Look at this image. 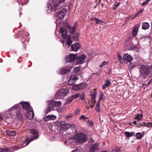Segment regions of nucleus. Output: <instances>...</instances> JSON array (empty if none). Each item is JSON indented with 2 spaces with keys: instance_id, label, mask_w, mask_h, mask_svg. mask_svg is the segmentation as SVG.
<instances>
[{
  "instance_id": "f257e3e1",
  "label": "nucleus",
  "mask_w": 152,
  "mask_h": 152,
  "mask_svg": "<svg viewBox=\"0 0 152 152\" xmlns=\"http://www.w3.org/2000/svg\"><path fill=\"white\" fill-rule=\"evenodd\" d=\"M65 0H50L48 5V10L50 11H56L62 7L61 4Z\"/></svg>"
},
{
  "instance_id": "f03ea898",
  "label": "nucleus",
  "mask_w": 152,
  "mask_h": 152,
  "mask_svg": "<svg viewBox=\"0 0 152 152\" xmlns=\"http://www.w3.org/2000/svg\"><path fill=\"white\" fill-rule=\"evenodd\" d=\"M59 33L61 34L63 39V40H61V42L64 43V41L67 39V44L68 46H69L72 43V41L70 37L68 36L67 37L68 31L66 29V28L65 27H61L60 29Z\"/></svg>"
},
{
  "instance_id": "7ed1b4c3",
  "label": "nucleus",
  "mask_w": 152,
  "mask_h": 152,
  "mask_svg": "<svg viewBox=\"0 0 152 152\" xmlns=\"http://www.w3.org/2000/svg\"><path fill=\"white\" fill-rule=\"evenodd\" d=\"M31 133L32 136L31 135H28L26 138V139L24 141L23 144V147L27 145L30 142L33 140V139H35L38 137V134L37 132L35 129L31 130Z\"/></svg>"
},
{
  "instance_id": "20e7f679",
  "label": "nucleus",
  "mask_w": 152,
  "mask_h": 152,
  "mask_svg": "<svg viewBox=\"0 0 152 152\" xmlns=\"http://www.w3.org/2000/svg\"><path fill=\"white\" fill-rule=\"evenodd\" d=\"M140 76L143 78H145L146 77L150 74L149 66L144 65L141 66L140 69Z\"/></svg>"
},
{
  "instance_id": "39448f33",
  "label": "nucleus",
  "mask_w": 152,
  "mask_h": 152,
  "mask_svg": "<svg viewBox=\"0 0 152 152\" xmlns=\"http://www.w3.org/2000/svg\"><path fill=\"white\" fill-rule=\"evenodd\" d=\"M68 93V89L61 88L57 91L55 95V98L57 99H63Z\"/></svg>"
},
{
  "instance_id": "423d86ee",
  "label": "nucleus",
  "mask_w": 152,
  "mask_h": 152,
  "mask_svg": "<svg viewBox=\"0 0 152 152\" xmlns=\"http://www.w3.org/2000/svg\"><path fill=\"white\" fill-rule=\"evenodd\" d=\"M75 138L79 143H83L87 140L86 135L83 133H78L75 134Z\"/></svg>"
},
{
  "instance_id": "0eeeda50",
  "label": "nucleus",
  "mask_w": 152,
  "mask_h": 152,
  "mask_svg": "<svg viewBox=\"0 0 152 152\" xmlns=\"http://www.w3.org/2000/svg\"><path fill=\"white\" fill-rule=\"evenodd\" d=\"M77 56V54H70L69 55H67L65 58V61L68 63L73 62L76 59Z\"/></svg>"
},
{
  "instance_id": "6e6552de",
  "label": "nucleus",
  "mask_w": 152,
  "mask_h": 152,
  "mask_svg": "<svg viewBox=\"0 0 152 152\" xmlns=\"http://www.w3.org/2000/svg\"><path fill=\"white\" fill-rule=\"evenodd\" d=\"M87 86V84L85 83H82L77 85L73 86L72 89L75 91H79L85 88Z\"/></svg>"
},
{
  "instance_id": "1a4fd4ad",
  "label": "nucleus",
  "mask_w": 152,
  "mask_h": 152,
  "mask_svg": "<svg viewBox=\"0 0 152 152\" xmlns=\"http://www.w3.org/2000/svg\"><path fill=\"white\" fill-rule=\"evenodd\" d=\"M86 58V56L83 54L80 55L78 57L77 56L76 61L77 64H80L83 63Z\"/></svg>"
},
{
  "instance_id": "9d476101",
  "label": "nucleus",
  "mask_w": 152,
  "mask_h": 152,
  "mask_svg": "<svg viewBox=\"0 0 152 152\" xmlns=\"http://www.w3.org/2000/svg\"><path fill=\"white\" fill-rule=\"evenodd\" d=\"M133 60L132 57L127 53H124L123 55V60L124 62L126 63H127L128 62H130Z\"/></svg>"
},
{
  "instance_id": "9b49d317",
  "label": "nucleus",
  "mask_w": 152,
  "mask_h": 152,
  "mask_svg": "<svg viewBox=\"0 0 152 152\" xmlns=\"http://www.w3.org/2000/svg\"><path fill=\"white\" fill-rule=\"evenodd\" d=\"M60 128L63 130H67L72 127V125L69 124H66L65 122H60L59 123Z\"/></svg>"
},
{
  "instance_id": "f8f14e48",
  "label": "nucleus",
  "mask_w": 152,
  "mask_h": 152,
  "mask_svg": "<svg viewBox=\"0 0 152 152\" xmlns=\"http://www.w3.org/2000/svg\"><path fill=\"white\" fill-rule=\"evenodd\" d=\"M66 13V9L63 8L59 12L58 14V16L59 19H62L64 18Z\"/></svg>"
},
{
  "instance_id": "ddd939ff",
  "label": "nucleus",
  "mask_w": 152,
  "mask_h": 152,
  "mask_svg": "<svg viewBox=\"0 0 152 152\" xmlns=\"http://www.w3.org/2000/svg\"><path fill=\"white\" fill-rule=\"evenodd\" d=\"M26 117L28 118V119H31L34 116V113L32 110H29L26 111L25 114Z\"/></svg>"
},
{
  "instance_id": "4468645a",
  "label": "nucleus",
  "mask_w": 152,
  "mask_h": 152,
  "mask_svg": "<svg viewBox=\"0 0 152 152\" xmlns=\"http://www.w3.org/2000/svg\"><path fill=\"white\" fill-rule=\"evenodd\" d=\"M19 104H22L23 108L24 110L27 111L30 110V105L27 102H20Z\"/></svg>"
},
{
  "instance_id": "2eb2a0df",
  "label": "nucleus",
  "mask_w": 152,
  "mask_h": 152,
  "mask_svg": "<svg viewBox=\"0 0 152 152\" xmlns=\"http://www.w3.org/2000/svg\"><path fill=\"white\" fill-rule=\"evenodd\" d=\"M48 104H51V105L55 106H61L62 103L60 101H53L52 100H49L47 102Z\"/></svg>"
},
{
  "instance_id": "dca6fc26",
  "label": "nucleus",
  "mask_w": 152,
  "mask_h": 152,
  "mask_svg": "<svg viewBox=\"0 0 152 152\" xmlns=\"http://www.w3.org/2000/svg\"><path fill=\"white\" fill-rule=\"evenodd\" d=\"M99 149V144L95 143L92 145L90 148V152H94L98 151Z\"/></svg>"
},
{
  "instance_id": "f3484780",
  "label": "nucleus",
  "mask_w": 152,
  "mask_h": 152,
  "mask_svg": "<svg viewBox=\"0 0 152 152\" xmlns=\"http://www.w3.org/2000/svg\"><path fill=\"white\" fill-rule=\"evenodd\" d=\"M81 45L79 43H75L72 44L71 46V48L73 51H77L80 48Z\"/></svg>"
},
{
  "instance_id": "a211bd4d",
  "label": "nucleus",
  "mask_w": 152,
  "mask_h": 152,
  "mask_svg": "<svg viewBox=\"0 0 152 152\" xmlns=\"http://www.w3.org/2000/svg\"><path fill=\"white\" fill-rule=\"evenodd\" d=\"M56 117L54 115H49L46 116L44 118V120L46 121H49L50 120H54L56 119Z\"/></svg>"
},
{
  "instance_id": "6ab92c4d",
  "label": "nucleus",
  "mask_w": 152,
  "mask_h": 152,
  "mask_svg": "<svg viewBox=\"0 0 152 152\" xmlns=\"http://www.w3.org/2000/svg\"><path fill=\"white\" fill-rule=\"evenodd\" d=\"M139 27V25L137 24L133 28L132 31V36L133 37L135 36L137 34V32Z\"/></svg>"
},
{
  "instance_id": "aec40b11",
  "label": "nucleus",
  "mask_w": 152,
  "mask_h": 152,
  "mask_svg": "<svg viewBox=\"0 0 152 152\" xmlns=\"http://www.w3.org/2000/svg\"><path fill=\"white\" fill-rule=\"evenodd\" d=\"M70 69L68 68H63L61 69L60 73L61 75H64L66 72H70Z\"/></svg>"
},
{
  "instance_id": "412c9836",
  "label": "nucleus",
  "mask_w": 152,
  "mask_h": 152,
  "mask_svg": "<svg viewBox=\"0 0 152 152\" xmlns=\"http://www.w3.org/2000/svg\"><path fill=\"white\" fill-rule=\"evenodd\" d=\"M149 25L148 23L147 22H143L142 23V28L143 29L146 30L149 28Z\"/></svg>"
},
{
  "instance_id": "4be33fe9",
  "label": "nucleus",
  "mask_w": 152,
  "mask_h": 152,
  "mask_svg": "<svg viewBox=\"0 0 152 152\" xmlns=\"http://www.w3.org/2000/svg\"><path fill=\"white\" fill-rule=\"evenodd\" d=\"M6 132L7 134L10 136H14L16 134V132L15 131L7 130Z\"/></svg>"
},
{
  "instance_id": "5701e85b",
  "label": "nucleus",
  "mask_w": 152,
  "mask_h": 152,
  "mask_svg": "<svg viewBox=\"0 0 152 152\" xmlns=\"http://www.w3.org/2000/svg\"><path fill=\"white\" fill-rule=\"evenodd\" d=\"M111 84L110 81L109 80H107L104 83L102 86V88L104 90L106 87H108Z\"/></svg>"
},
{
  "instance_id": "b1692460",
  "label": "nucleus",
  "mask_w": 152,
  "mask_h": 152,
  "mask_svg": "<svg viewBox=\"0 0 152 152\" xmlns=\"http://www.w3.org/2000/svg\"><path fill=\"white\" fill-rule=\"evenodd\" d=\"M67 27L69 28V30L71 34H73L74 33L76 29V28L75 27H71L68 24H67Z\"/></svg>"
},
{
  "instance_id": "393cba45",
  "label": "nucleus",
  "mask_w": 152,
  "mask_h": 152,
  "mask_svg": "<svg viewBox=\"0 0 152 152\" xmlns=\"http://www.w3.org/2000/svg\"><path fill=\"white\" fill-rule=\"evenodd\" d=\"M96 110L98 112H100V102H99V101H98L96 104Z\"/></svg>"
},
{
  "instance_id": "a878e982",
  "label": "nucleus",
  "mask_w": 152,
  "mask_h": 152,
  "mask_svg": "<svg viewBox=\"0 0 152 152\" xmlns=\"http://www.w3.org/2000/svg\"><path fill=\"white\" fill-rule=\"evenodd\" d=\"M18 104H17L13 106L12 107H11L9 109L8 111H10L11 110H13L15 109H19V107L18 106Z\"/></svg>"
},
{
  "instance_id": "bb28decb",
  "label": "nucleus",
  "mask_w": 152,
  "mask_h": 152,
  "mask_svg": "<svg viewBox=\"0 0 152 152\" xmlns=\"http://www.w3.org/2000/svg\"><path fill=\"white\" fill-rule=\"evenodd\" d=\"M142 117V114H137L134 117V119L137 121H139L141 119Z\"/></svg>"
},
{
  "instance_id": "cd10ccee",
  "label": "nucleus",
  "mask_w": 152,
  "mask_h": 152,
  "mask_svg": "<svg viewBox=\"0 0 152 152\" xmlns=\"http://www.w3.org/2000/svg\"><path fill=\"white\" fill-rule=\"evenodd\" d=\"M96 101L93 100H91V102H89L88 103L90 104V106L91 108L94 107V104L96 103Z\"/></svg>"
},
{
  "instance_id": "c85d7f7f",
  "label": "nucleus",
  "mask_w": 152,
  "mask_h": 152,
  "mask_svg": "<svg viewBox=\"0 0 152 152\" xmlns=\"http://www.w3.org/2000/svg\"><path fill=\"white\" fill-rule=\"evenodd\" d=\"M70 78L71 79V80H72L75 83L78 79V78L75 75L72 76L70 77Z\"/></svg>"
},
{
  "instance_id": "c756f323",
  "label": "nucleus",
  "mask_w": 152,
  "mask_h": 152,
  "mask_svg": "<svg viewBox=\"0 0 152 152\" xmlns=\"http://www.w3.org/2000/svg\"><path fill=\"white\" fill-rule=\"evenodd\" d=\"M80 96V94L79 93L76 94L72 95L71 97L73 100L78 98Z\"/></svg>"
},
{
  "instance_id": "7c9ffc66",
  "label": "nucleus",
  "mask_w": 152,
  "mask_h": 152,
  "mask_svg": "<svg viewBox=\"0 0 152 152\" xmlns=\"http://www.w3.org/2000/svg\"><path fill=\"white\" fill-rule=\"evenodd\" d=\"M81 68V67L80 66L75 67L73 69V71L74 73L78 72H79Z\"/></svg>"
},
{
  "instance_id": "2f4dec72",
  "label": "nucleus",
  "mask_w": 152,
  "mask_h": 152,
  "mask_svg": "<svg viewBox=\"0 0 152 152\" xmlns=\"http://www.w3.org/2000/svg\"><path fill=\"white\" fill-rule=\"evenodd\" d=\"M17 116L18 117V119L20 120H22L23 119V117L22 115L20 114V112L19 111L16 114Z\"/></svg>"
},
{
  "instance_id": "473e14b6",
  "label": "nucleus",
  "mask_w": 152,
  "mask_h": 152,
  "mask_svg": "<svg viewBox=\"0 0 152 152\" xmlns=\"http://www.w3.org/2000/svg\"><path fill=\"white\" fill-rule=\"evenodd\" d=\"M94 19H95V20L96 21V24H102L104 22L102 20H99L98 18H94Z\"/></svg>"
},
{
  "instance_id": "72a5a7b5",
  "label": "nucleus",
  "mask_w": 152,
  "mask_h": 152,
  "mask_svg": "<svg viewBox=\"0 0 152 152\" xmlns=\"http://www.w3.org/2000/svg\"><path fill=\"white\" fill-rule=\"evenodd\" d=\"M136 138L137 139H140L142 137V136L141 134L140 133L137 132L136 134Z\"/></svg>"
},
{
  "instance_id": "f704fd0d",
  "label": "nucleus",
  "mask_w": 152,
  "mask_h": 152,
  "mask_svg": "<svg viewBox=\"0 0 152 152\" xmlns=\"http://www.w3.org/2000/svg\"><path fill=\"white\" fill-rule=\"evenodd\" d=\"M143 11V9H141L139 10L136 13L134 17H138L141 14Z\"/></svg>"
},
{
  "instance_id": "c9c22d12",
  "label": "nucleus",
  "mask_w": 152,
  "mask_h": 152,
  "mask_svg": "<svg viewBox=\"0 0 152 152\" xmlns=\"http://www.w3.org/2000/svg\"><path fill=\"white\" fill-rule=\"evenodd\" d=\"M105 98L104 94L103 93H101L100 94V97L98 101H99L100 102V101L102 99H104Z\"/></svg>"
},
{
  "instance_id": "e433bc0d",
  "label": "nucleus",
  "mask_w": 152,
  "mask_h": 152,
  "mask_svg": "<svg viewBox=\"0 0 152 152\" xmlns=\"http://www.w3.org/2000/svg\"><path fill=\"white\" fill-rule=\"evenodd\" d=\"M91 100H96L95 99L96 96V94L95 93H94L91 94Z\"/></svg>"
},
{
  "instance_id": "4c0bfd02",
  "label": "nucleus",
  "mask_w": 152,
  "mask_h": 152,
  "mask_svg": "<svg viewBox=\"0 0 152 152\" xmlns=\"http://www.w3.org/2000/svg\"><path fill=\"white\" fill-rule=\"evenodd\" d=\"M79 37V35L78 34H75L73 36V38L75 40H77Z\"/></svg>"
},
{
  "instance_id": "58836bf2",
  "label": "nucleus",
  "mask_w": 152,
  "mask_h": 152,
  "mask_svg": "<svg viewBox=\"0 0 152 152\" xmlns=\"http://www.w3.org/2000/svg\"><path fill=\"white\" fill-rule=\"evenodd\" d=\"M121 148L118 147H115V148H113V149L116 152H118L120 151Z\"/></svg>"
},
{
  "instance_id": "ea45409f",
  "label": "nucleus",
  "mask_w": 152,
  "mask_h": 152,
  "mask_svg": "<svg viewBox=\"0 0 152 152\" xmlns=\"http://www.w3.org/2000/svg\"><path fill=\"white\" fill-rule=\"evenodd\" d=\"M73 99H72V98L71 97H70L69 99L67 100V101L66 102L65 104H69L72 101Z\"/></svg>"
},
{
  "instance_id": "a19ab883",
  "label": "nucleus",
  "mask_w": 152,
  "mask_h": 152,
  "mask_svg": "<svg viewBox=\"0 0 152 152\" xmlns=\"http://www.w3.org/2000/svg\"><path fill=\"white\" fill-rule=\"evenodd\" d=\"M88 117H86L84 115H82L80 116L79 119L81 120L82 119H86L88 118Z\"/></svg>"
},
{
  "instance_id": "79ce46f5",
  "label": "nucleus",
  "mask_w": 152,
  "mask_h": 152,
  "mask_svg": "<svg viewBox=\"0 0 152 152\" xmlns=\"http://www.w3.org/2000/svg\"><path fill=\"white\" fill-rule=\"evenodd\" d=\"M51 109L52 108H51V107H50V106H48L47 107L46 110L45 111V113L46 114H47L48 112H50L51 111Z\"/></svg>"
},
{
  "instance_id": "37998d69",
  "label": "nucleus",
  "mask_w": 152,
  "mask_h": 152,
  "mask_svg": "<svg viewBox=\"0 0 152 152\" xmlns=\"http://www.w3.org/2000/svg\"><path fill=\"white\" fill-rule=\"evenodd\" d=\"M88 124L89 126H91L93 124V122L91 121L90 120H88Z\"/></svg>"
},
{
  "instance_id": "c03bdc74",
  "label": "nucleus",
  "mask_w": 152,
  "mask_h": 152,
  "mask_svg": "<svg viewBox=\"0 0 152 152\" xmlns=\"http://www.w3.org/2000/svg\"><path fill=\"white\" fill-rule=\"evenodd\" d=\"M107 63L105 61L103 62L100 65L99 67L100 68L104 66L107 65Z\"/></svg>"
},
{
  "instance_id": "a18cd8bd",
  "label": "nucleus",
  "mask_w": 152,
  "mask_h": 152,
  "mask_svg": "<svg viewBox=\"0 0 152 152\" xmlns=\"http://www.w3.org/2000/svg\"><path fill=\"white\" fill-rule=\"evenodd\" d=\"M149 73L151 75H152V64L149 66Z\"/></svg>"
},
{
  "instance_id": "49530a36",
  "label": "nucleus",
  "mask_w": 152,
  "mask_h": 152,
  "mask_svg": "<svg viewBox=\"0 0 152 152\" xmlns=\"http://www.w3.org/2000/svg\"><path fill=\"white\" fill-rule=\"evenodd\" d=\"M146 123L144 122L139 124V126H138V127H140L142 126H145L146 125Z\"/></svg>"
},
{
  "instance_id": "de8ad7c7",
  "label": "nucleus",
  "mask_w": 152,
  "mask_h": 152,
  "mask_svg": "<svg viewBox=\"0 0 152 152\" xmlns=\"http://www.w3.org/2000/svg\"><path fill=\"white\" fill-rule=\"evenodd\" d=\"M122 56H121V55L118 54V56L117 59L118 61H120V62L122 60Z\"/></svg>"
},
{
  "instance_id": "09e8293b",
  "label": "nucleus",
  "mask_w": 152,
  "mask_h": 152,
  "mask_svg": "<svg viewBox=\"0 0 152 152\" xmlns=\"http://www.w3.org/2000/svg\"><path fill=\"white\" fill-rule=\"evenodd\" d=\"M80 99L82 100H83L85 99V94H83L80 95Z\"/></svg>"
},
{
  "instance_id": "8fccbe9b",
  "label": "nucleus",
  "mask_w": 152,
  "mask_h": 152,
  "mask_svg": "<svg viewBox=\"0 0 152 152\" xmlns=\"http://www.w3.org/2000/svg\"><path fill=\"white\" fill-rule=\"evenodd\" d=\"M68 83L69 84L71 85L75 83V82H73L72 80H71V79L70 78V79L68 81Z\"/></svg>"
},
{
  "instance_id": "3c124183",
  "label": "nucleus",
  "mask_w": 152,
  "mask_h": 152,
  "mask_svg": "<svg viewBox=\"0 0 152 152\" xmlns=\"http://www.w3.org/2000/svg\"><path fill=\"white\" fill-rule=\"evenodd\" d=\"M152 126V122H149L147 124L146 127H150Z\"/></svg>"
},
{
  "instance_id": "603ef678",
  "label": "nucleus",
  "mask_w": 152,
  "mask_h": 152,
  "mask_svg": "<svg viewBox=\"0 0 152 152\" xmlns=\"http://www.w3.org/2000/svg\"><path fill=\"white\" fill-rule=\"evenodd\" d=\"M73 116V114L72 113L70 114H69L66 117V118L67 119H69L70 118H71Z\"/></svg>"
},
{
  "instance_id": "864d4df0",
  "label": "nucleus",
  "mask_w": 152,
  "mask_h": 152,
  "mask_svg": "<svg viewBox=\"0 0 152 152\" xmlns=\"http://www.w3.org/2000/svg\"><path fill=\"white\" fill-rule=\"evenodd\" d=\"M125 135L128 137H131L130 133L129 132H126L125 133Z\"/></svg>"
},
{
  "instance_id": "5fc2aeb1",
  "label": "nucleus",
  "mask_w": 152,
  "mask_h": 152,
  "mask_svg": "<svg viewBox=\"0 0 152 152\" xmlns=\"http://www.w3.org/2000/svg\"><path fill=\"white\" fill-rule=\"evenodd\" d=\"M80 110L79 109L77 108L75 111V115H77L80 112Z\"/></svg>"
},
{
  "instance_id": "6e6d98bb",
  "label": "nucleus",
  "mask_w": 152,
  "mask_h": 152,
  "mask_svg": "<svg viewBox=\"0 0 152 152\" xmlns=\"http://www.w3.org/2000/svg\"><path fill=\"white\" fill-rule=\"evenodd\" d=\"M119 3H117L116 4H115V5L114 7H113V9L114 10L116 9L119 6Z\"/></svg>"
},
{
  "instance_id": "4d7b16f0",
  "label": "nucleus",
  "mask_w": 152,
  "mask_h": 152,
  "mask_svg": "<svg viewBox=\"0 0 152 152\" xmlns=\"http://www.w3.org/2000/svg\"><path fill=\"white\" fill-rule=\"evenodd\" d=\"M146 37V36L145 35H140V39H142L143 38H145Z\"/></svg>"
},
{
  "instance_id": "13d9d810",
  "label": "nucleus",
  "mask_w": 152,
  "mask_h": 152,
  "mask_svg": "<svg viewBox=\"0 0 152 152\" xmlns=\"http://www.w3.org/2000/svg\"><path fill=\"white\" fill-rule=\"evenodd\" d=\"M148 3V2L146 1L142 3V5L143 6H145Z\"/></svg>"
},
{
  "instance_id": "bf43d9fd",
  "label": "nucleus",
  "mask_w": 152,
  "mask_h": 152,
  "mask_svg": "<svg viewBox=\"0 0 152 152\" xmlns=\"http://www.w3.org/2000/svg\"><path fill=\"white\" fill-rule=\"evenodd\" d=\"M72 152H80V150L75 149L73 150Z\"/></svg>"
},
{
  "instance_id": "052dcab7",
  "label": "nucleus",
  "mask_w": 152,
  "mask_h": 152,
  "mask_svg": "<svg viewBox=\"0 0 152 152\" xmlns=\"http://www.w3.org/2000/svg\"><path fill=\"white\" fill-rule=\"evenodd\" d=\"M130 48H132V50H137L138 49L137 48L134 47H130Z\"/></svg>"
},
{
  "instance_id": "680f3d73",
  "label": "nucleus",
  "mask_w": 152,
  "mask_h": 152,
  "mask_svg": "<svg viewBox=\"0 0 152 152\" xmlns=\"http://www.w3.org/2000/svg\"><path fill=\"white\" fill-rule=\"evenodd\" d=\"M59 31H57V30L56 31V35L58 37H59V36L58 35V34H59Z\"/></svg>"
},
{
  "instance_id": "e2e57ef3",
  "label": "nucleus",
  "mask_w": 152,
  "mask_h": 152,
  "mask_svg": "<svg viewBox=\"0 0 152 152\" xmlns=\"http://www.w3.org/2000/svg\"><path fill=\"white\" fill-rule=\"evenodd\" d=\"M134 134L135 133L134 132H131V133H130L131 137L134 136Z\"/></svg>"
},
{
  "instance_id": "0e129e2a",
  "label": "nucleus",
  "mask_w": 152,
  "mask_h": 152,
  "mask_svg": "<svg viewBox=\"0 0 152 152\" xmlns=\"http://www.w3.org/2000/svg\"><path fill=\"white\" fill-rule=\"evenodd\" d=\"M152 82V80H151L148 83V85H149Z\"/></svg>"
},
{
  "instance_id": "69168bd1",
  "label": "nucleus",
  "mask_w": 152,
  "mask_h": 152,
  "mask_svg": "<svg viewBox=\"0 0 152 152\" xmlns=\"http://www.w3.org/2000/svg\"><path fill=\"white\" fill-rule=\"evenodd\" d=\"M94 18H91V21L94 20H95V19H94Z\"/></svg>"
},
{
  "instance_id": "338daca9",
  "label": "nucleus",
  "mask_w": 152,
  "mask_h": 152,
  "mask_svg": "<svg viewBox=\"0 0 152 152\" xmlns=\"http://www.w3.org/2000/svg\"><path fill=\"white\" fill-rule=\"evenodd\" d=\"M3 118L1 116H0V121H1L3 120Z\"/></svg>"
},
{
  "instance_id": "774afa93",
  "label": "nucleus",
  "mask_w": 152,
  "mask_h": 152,
  "mask_svg": "<svg viewBox=\"0 0 152 152\" xmlns=\"http://www.w3.org/2000/svg\"><path fill=\"white\" fill-rule=\"evenodd\" d=\"M133 123L134 124H137V121H134L133 122Z\"/></svg>"
}]
</instances>
